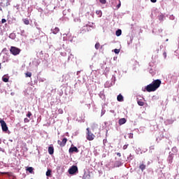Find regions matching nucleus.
<instances>
[{
    "label": "nucleus",
    "instance_id": "2",
    "mask_svg": "<svg viewBox=\"0 0 179 179\" xmlns=\"http://www.w3.org/2000/svg\"><path fill=\"white\" fill-rule=\"evenodd\" d=\"M86 131H87L86 138H87V141H94V138H96V136H94V134H93V133H92V131H90V129L89 127L86 129Z\"/></svg>",
    "mask_w": 179,
    "mask_h": 179
},
{
    "label": "nucleus",
    "instance_id": "6",
    "mask_svg": "<svg viewBox=\"0 0 179 179\" xmlns=\"http://www.w3.org/2000/svg\"><path fill=\"white\" fill-rule=\"evenodd\" d=\"M66 142H68V139L66 138H64L62 139V141H57V143L58 145H59L60 148H64V146H65L66 145Z\"/></svg>",
    "mask_w": 179,
    "mask_h": 179
},
{
    "label": "nucleus",
    "instance_id": "24",
    "mask_svg": "<svg viewBox=\"0 0 179 179\" xmlns=\"http://www.w3.org/2000/svg\"><path fill=\"white\" fill-rule=\"evenodd\" d=\"M95 48L96 50H99V48H100V43H96L95 44Z\"/></svg>",
    "mask_w": 179,
    "mask_h": 179
},
{
    "label": "nucleus",
    "instance_id": "3",
    "mask_svg": "<svg viewBox=\"0 0 179 179\" xmlns=\"http://www.w3.org/2000/svg\"><path fill=\"white\" fill-rule=\"evenodd\" d=\"M10 52H11V54H13V55H19V54H20V49L16 47L11 46Z\"/></svg>",
    "mask_w": 179,
    "mask_h": 179
},
{
    "label": "nucleus",
    "instance_id": "9",
    "mask_svg": "<svg viewBox=\"0 0 179 179\" xmlns=\"http://www.w3.org/2000/svg\"><path fill=\"white\" fill-rule=\"evenodd\" d=\"M127 122V119L125 118H121L119 120V125H124Z\"/></svg>",
    "mask_w": 179,
    "mask_h": 179
},
{
    "label": "nucleus",
    "instance_id": "35",
    "mask_svg": "<svg viewBox=\"0 0 179 179\" xmlns=\"http://www.w3.org/2000/svg\"><path fill=\"white\" fill-rule=\"evenodd\" d=\"M152 3H156L157 2V0H150Z\"/></svg>",
    "mask_w": 179,
    "mask_h": 179
},
{
    "label": "nucleus",
    "instance_id": "21",
    "mask_svg": "<svg viewBox=\"0 0 179 179\" xmlns=\"http://www.w3.org/2000/svg\"><path fill=\"white\" fill-rule=\"evenodd\" d=\"M2 80H3V82H5L6 83L9 82V78L3 77Z\"/></svg>",
    "mask_w": 179,
    "mask_h": 179
},
{
    "label": "nucleus",
    "instance_id": "28",
    "mask_svg": "<svg viewBox=\"0 0 179 179\" xmlns=\"http://www.w3.org/2000/svg\"><path fill=\"white\" fill-rule=\"evenodd\" d=\"M114 52L115 54H120V49H115Z\"/></svg>",
    "mask_w": 179,
    "mask_h": 179
},
{
    "label": "nucleus",
    "instance_id": "36",
    "mask_svg": "<svg viewBox=\"0 0 179 179\" xmlns=\"http://www.w3.org/2000/svg\"><path fill=\"white\" fill-rule=\"evenodd\" d=\"M117 156H118L119 157H121V153L117 152Z\"/></svg>",
    "mask_w": 179,
    "mask_h": 179
},
{
    "label": "nucleus",
    "instance_id": "29",
    "mask_svg": "<svg viewBox=\"0 0 179 179\" xmlns=\"http://www.w3.org/2000/svg\"><path fill=\"white\" fill-rule=\"evenodd\" d=\"M32 115L31 112L29 111L28 113L27 114V117H28V118H30V117Z\"/></svg>",
    "mask_w": 179,
    "mask_h": 179
},
{
    "label": "nucleus",
    "instance_id": "7",
    "mask_svg": "<svg viewBox=\"0 0 179 179\" xmlns=\"http://www.w3.org/2000/svg\"><path fill=\"white\" fill-rule=\"evenodd\" d=\"M79 152V150L78 149V148L73 146V145H71V147L69 148V152L70 153V155H71V153H78Z\"/></svg>",
    "mask_w": 179,
    "mask_h": 179
},
{
    "label": "nucleus",
    "instance_id": "41",
    "mask_svg": "<svg viewBox=\"0 0 179 179\" xmlns=\"http://www.w3.org/2000/svg\"><path fill=\"white\" fill-rule=\"evenodd\" d=\"M151 148H152V149H155V148H153V146H151Z\"/></svg>",
    "mask_w": 179,
    "mask_h": 179
},
{
    "label": "nucleus",
    "instance_id": "5",
    "mask_svg": "<svg viewBox=\"0 0 179 179\" xmlns=\"http://www.w3.org/2000/svg\"><path fill=\"white\" fill-rule=\"evenodd\" d=\"M76 173H78V166L73 165L69 169V173L73 175Z\"/></svg>",
    "mask_w": 179,
    "mask_h": 179
},
{
    "label": "nucleus",
    "instance_id": "42",
    "mask_svg": "<svg viewBox=\"0 0 179 179\" xmlns=\"http://www.w3.org/2000/svg\"><path fill=\"white\" fill-rule=\"evenodd\" d=\"M0 69H1V63H0Z\"/></svg>",
    "mask_w": 179,
    "mask_h": 179
},
{
    "label": "nucleus",
    "instance_id": "32",
    "mask_svg": "<svg viewBox=\"0 0 179 179\" xmlns=\"http://www.w3.org/2000/svg\"><path fill=\"white\" fill-rule=\"evenodd\" d=\"M1 23H6V20L5 19V18H3L2 20H1Z\"/></svg>",
    "mask_w": 179,
    "mask_h": 179
},
{
    "label": "nucleus",
    "instance_id": "15",
    "mask_svg": "<svg viewBox=\"0 0 179 179\" xmlns=\"http://www.w3.org/2000/svg\"><path fill=\"white\" fill-rule=\"evenodd\" d=\"M97 128H99V124H93L92 125V129L93 131H94V129H97Z\"/></svg>",
    "mask_w": 179,
    "mask_h": 179
},
{
    "label": "nucleus",
    "instance_id": "19",
    "mask_svg": "<svg viewBox=\"0 0 179 179\" xmlns=\"http://www.w3.org/2000/svg\"><path fill=\"white\" fill-rule=\"evenodd\" d=\"M24 24L28 25V24H30V21H29V19L26 18L24 20Z\"/></svg>",
    "mask_w": 179,
    "mask_h": 179
},
{
    "label": "nucleus",
    "instance_id": "22",
    "mask_svg": "<svg viewBox=\"0 0 179 179\" xmlns=\"http://www.w3.org/2000/svg\"><path fill=\"white\" fill-rule=\"evenodd\" d=\"M26 78H31V73L27 72L25 73Z\"/></svg>",
    "mask_w": 179,
    "mask_h": 179
},
{
    "label": "nucleus",
    "instance_id": "26",
    "mask_svg": "<svg viewBox=\"0 0 179 179\" xmlns=\"http://www.w3.org/2000/svg\"><path fill=\"white\" fill-rule=\"evenodd\" d=\"M129 139H133L134 138V134H132V133L129 134Z\"/></svg>",
    "mask_w": 179,
    "mask_h": 179
},
{
    "label": "nucleus",
    "instance_id": "4",
    "mask_svg": "<svg viewBox=\"0 0 179 179\" xmlns=\"http://www.w3.org/2000/svg\"><path fill=\"white\" fill-rule=\"evenodd\" d=\"M0 124L3 132H6L8 131V125L6 124V122H5L4 120H0Z\"/></svg>",
    "mask_w": 179,
    "mask_h": 179
},
{
    "label": "nucleus",
    "instance_id": "13",
    "mask_svg": "<svg viewBox=\"0 0 179 179\" xmlns=\"http://www.w3.org/2000/svg\"><path fill=\"white\" fill-rule=\"evenodd\" d=\"M117 101H124V96L121 94H119L117 97Z\"/></svg>",
    "mask_w": 179,
    "mask_h": 179
},
{
    "label": "nucleus",
    "instance_id": "37",
    "mask_svg": "<svg viewBox=\"0 0 179 179\" xmlns=\"http://www.w3.org/2000/svg\"><path fill=\"white\" fill-rule=\"evenodd\" d=\"M0 152H5V150H3L2 148H0Z\"/></svg>",
    "mask_w": 179,
    "mask_h": 179
},
{
    "label": "nucleus",
    "instance_id": "1",
    "mask_svg": "<svg viewBox=\"0 0 179 179\" xmlns=\"http://www.w3.org/2000/svg\"><path fill=\"white\" fill-rule=\"evenodd\" d=\"M162 85V80L159 79L155 80L152 81L151 84H149L146 86L145 90L148 92H156L159 87H160V85Z\"/></svg>",
    "mask_w": 179,
    "mask_h": 179
},
{
    "label": "nucleus",
    "instance_id": "16",
    "mask_svg": "<svg viewBox=\"0 0 179 179\" xmlns=\"http://www.w3.org/2000/svg\"><path fill=\"white\" fill-rule=\"evenodd\" d=\"M138 106H140L141 107H143V106H145V102L142 101H137Z\"/></svg>",
    "mask_w": 179,
    "mask_h": 179
},
{
    "label": "nucleus",
    "instance_id": "39",
    "mask_svg": "<svg viewBox=\"0 0 179 179\" xmlns=\"http://www.w3.org/2000/svg\"><path fill=\"white\" fill-rule=\"evenodd\" d=\"M2 143V140L0 138V145Z\"/></svg>",
    "mask_w": 179,
    "mask_h": 179
},
{
    "label": "nucleus",
    "instance_id": "34",
    "mask_svg": "<svg viewBox=\"0 0 179 179\" xmlns=\"http://www.w3.org/2000/svg\"><path fill=\"white\" fill-rule=\"evenodd\" d=\"M127 148H128V145H124L123 146V150H125L126 149H127Z\"/></svg>",
    "mask_w": 179,
    "mask_h": 179
},
{
    "label": "nucleus",
    "instance_id": "27",
    "mask_svg": "<svg viewBox=\"0 0 179 179\" xmlns=\"http://www.w3.org/2000/svg\"><path fill=\"white\" fill-rule=\"evenodd\" d=\"M24 122H25V123L30 122V120H29L27 117H25L24 119Z\"/></svg>",
    "mask_w": 179,
    "mask_h": 179
},
{
    "label": "nucleus",
    "instance_id": "38",
    "mask_svg": "<svg viewBox=\"0 0 179 179\" xmlns=\"http://www.w3.org/2000/svg\"><path fill=\"white\" fill-rule=\"evenodd\" d=\"M71 57H73V55H70V56L68 57V60L69 61V59H71Z\"/></svg>",
    "mask_w": 179,
    "mask_h": 179
},
{
    "label": "nucleus",
    "instance_id": "25",
    "mask_svg": "<svg viewBox=\"0 0 179 179\" xmlns=\"http://www.w3.org/2000/svg\"><path fill=\"white\" fill-rule=\"evenodd\" d=\"M118 1H119V3L116 6L117 9H120V8H121V1L120 0Z\"/></svg>",
    "mask_w": 179,
    "mask_h": 179
},
{
    "label": "nucleus",
    "instance_id": "33",
    "mask_svg": "<svg viewBox=\"0 0 179 179\" xmlns=\"http://www.w3.org/2000/svg\"><path fill=\"white\" fill-rule=\"evenodd\" d=\"M163 55L164 58H167V53L166 52H164Z\"/></svg>",
    "mask_w": 179,
    "mask_h": 179
},
{
    "label": "nucleus",
    "instance_id": "14",
    "mask_svg": "<svg viewBox=\"0 0 179 179\" xmlns=\"http://www.w3.org/2000/svg\"><path fill=\"white\" fill-rule=\"evenodd\" d=\"M139 169H141V171H143V170L146 169V165H145L144 164H141L139 166Z\"/></svg>",
    "mask_w": 179,
    "mask_h": 179
},
{
    "label": "nucleus",
    "instance_id": "40",
    "mask_svg": "<svg viewBox=\"0 0 179 179\" xmlns=\"http://www.w3.org/2000/svg\"><path fill=\"white\" fill-rule=\"evenodd\" d=\"M13 36V34H10V37H12Z\"/></svg>",
    "mask_w": 179,
    "mask_h": 179
},
{
    "label": "nucleus",
    "instance_id": "30",
    "mask_svg": "<svg viewBox=\"0 0 179 179\" xmlns=\"http://www.w3.org/2000/svg\"><path fill=\"white\" fill-rule=\"evenodd\" d=\"M58 113H59V114H63L64 113V110L62 109L59 108L58 110Z\"/></svg>",
    "mask_w": 179,
    "mask_h": 179
},
{
    "label": "nucleus",
    "instance_id": "12",
    "mask_svg": "<svg viewBox=\"0 0 179 179\" xmlns=\"http://www.w3.org/2000/svg\"><path fill=\"white\" fill-rule=\"evenodd\" d=\"M115 34L117 37H120L122 34V31L121 29H117L115 32Z\"/></svg>",
    "mask_w": 179,
    "mask_h": 179
},
{
    "label": "nucleus",
    "instance_id": "20",
    "mask_svg": "<svg viewBox=\"0 0 179 179\" xmlns=\"http://www.w3.org/2000/svg\"><path fill=\"white\" fill-rule=\"evenodd\" d=\"M158 19L159 20H163V19H164V15L161 14L158 16Z\"/></svg>",
    "mask_w": 179,
    "mask_h": 179
},
{
    "label": "nucleus",
    "instance_id": "11",
    "mask_svg": "<svg viewBox=\"0 0 179 179\" xmlns=\"http://www.w3.org/2000/svg\"><path fill=\"white\" fill-rule=\"evenodd\" d=\"M96 15H97L99 17H101V16L103 15V13L101 12V10H97L96 11Z\"/></svg>",
    "mask_w": 179,
    "mask_h": 179
},
{
    "label": "nucleus",
    "instance_id": "31",
    "mask_svg": "<svg viewBox=\"0 0 179 179\" xmlns=\"http://www.w3.org/2000/svg\"><path fill=\"white\" fill-rule=\"evenodd\" d=\"M169 159V163H173V157L170 156Z\"/></svg>",
    "mask_w": 179,
    "mask_h": 179
},
{
    "label": "nucleus",
    "instance_id": "10",
    "mask_svg": "<svg viewBox=\"0 0 179 179\" xmlns=\"http://www.w3.org/2000/svg\"><path fill=\"white\" fill-rule=\"evenodd\" d=\"M48 153L49 155H54V147L50 146L48 148Z\"/></svg>",
    "mask_w": 179,
    "mask_h": 179
},
{
    "label": "nucleus",
    "instance_id": "8",
    "mask_svg": "<svg viewBox=\"0 0 179 179\" xmlns=\"http://www.w3.org/2000/svg\"><path fill=\"white\" fill-rule=\"evenodd\" d=\"M51 31L53 33V34H58V33H59V28L56 27L55 28L51 29Z\"/></svg>",
    "mask_w": 179,
    "mask_h": 179
},
{
    "label": "nucleus",
    "instance_id": "18",
    "mask_svg": "<svg viewBox=\"0 0 179 179\" xmlns=\"http://www.w3.org/2000/svg\"><path fill=\"white\" fill-rule=\"evenodd\" d=\"M51 173H52L51 169H48V170L46 171V176H47V177H51Z\"/></svg>",
    "mask_w": 179,
    "mask_h": 179
},
{
    "label": "nucleus",
    "instance_id": "17",
    "mask_svg": "<svg viewBox=\"0 0 179 179\" xmlns=\"http://www.w3.org/2000/svg\"><path fill=\"white\" fill-rule=\"evenodd\" d=\"M33 170H34V169H33V167H28L27 169V171H29V173H30L31 174H32Z\"/></svg>",
    "mask_w": 179,
    "mask_h": 179
},
{
    "label": "nucleus",
    "instance_id": "23",
    "mask_svg": "<svg viewBox=\"0 0 179 179\" xmlns=\"http://www.w3.org/2000/svg\"><path fill=\"white\" fill-rule=\"evenodd\" d=\"M100 3H102V5H106L107 3L106 0H99Z\"/></svg>",
    "mask_w": 179,
    "mask_h": 179
}]
</instances>
